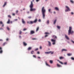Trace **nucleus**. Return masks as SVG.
Listing matches in <instances>:
<instances>
[{
    "mask_svg": "<svg viewBox=\"0 0 74 74\" xmlns=\"http://www.w3.org/2000/svg\"><path fill=\"white\" fill-rule=\"evenodd\" d=\"M32 40H37V38H32Z\"/></svg>",
    "mask_w": 74,
    "mask_h": 74,
    "instance_id": "37",
    "label": "nucleus"
},
{
    "mask_svg": "<svg viewBox=\"0 0 74 74\" xmlns=\"http://www.w3.org/2000/svg\"><path fill=\"white\" fill-rule=\"evenodd\" d=\"M0 23L1 25H3V22H2V21H0Z\"/></svg>",
    "mask_w": 74,
    "mask_h": 74,
    "instance_id": "38",
    "label": "nucleus"
},
{
    "mask_svg": "<svg viewBox=\"0 0 74 74\" xmlns=\"http://www.w3.org/2000/svg\"><path fill=\"white\" fill-rule=\"evenodd\" d=\"M14 21H18V19H15Z\"/></svg>",
    "mask_w": 74,
    "mask_h": 74,
    "instance_id": "54",
    "label": "nucleus"
},
{
    "mask_svg": "<svg viewBox=\"0 0 74 74\" xmlns=\"http://www.w3.org/2000/svg\"><path fill=\"white\" fill-rule=\"evenodd\" d=\"M47 23L48 24L49 23V20H48L47 22Z\"/></svg>",
    "mask_w": 74,
    "mask_h": 74,
    "instance_id": "39",
    "label": "nucleus"
},
{
    "mask_svg": "<svg viewBox=\"0 0 74 74\" xmlns=\"http://www.w3.org/2000/svg\"><path fill=\"white\" fill-rule=\"evenodd\" d=\"M71 14H72V15H73L74 14V13H73V12H71Z\"/></svg>",
    "mask_w": 74,
    "mask_h": 74,
    "instance_id": "51",
    "label": "nucleus"
},
{
    "mask_svg": "<svg viewBox=\"0 0 74 74\" xmlns=\"http://www.w3.org/2000/svg\"><path fill=\"white\" fill-rule=\"evenodd\" d=\"M23 45L24 46H26V45H27V43H26V42H23Z\"/></svg>",
    "mask_w": 74,
    "mask_h": 74,
    "instance_id": "13",
    "label": "nucleus"
},
{
    "mask_svg": "<svg viewBox=\"0 0 74 74\" xmlns=\"http://www.w3.org/2000/svg\"><path fill=\"white\" fill-rule=\"evenodd\" d=\"M8 17L10 18H11V16L10 15H8Z\"/></svg>",
    "mask_w": 74,
    "mask_h": 74,
    "instance_id": "32",
    "label": "nucleus"
},
{
    "mask_svg": "<svg viewBox=\"0 0 74 74\" xmlns=\"http://www.w3.org/2000/svg\"><path fill=\"white\" fill-rule=\"evenodd\" d=\"M38 22H41V19H39L38 20Z\"/></svg>",
    "mask_w": 74,
    "mask_h": 74,
    "instance_id": "57",
    "label": "nucleus"
},
{
    "mask_svg": "<svg viewBox=\"0 0 74 74\" xmlns=\"http://www.w3.org/2000/svg\"><path fill=\"white\" fill-rule=\"evenodd\" d=\"M34 33H35V32H34V31L32 30L30 31V35H32V34H34Z\"/></svg>",
    "mask_w": 74,
    "mask_h": 74,
    "instance_id": "6",
    "label": "nucleus"
},
{
    "mask_svg": "<svg viewBox=\"0 0 74 74\" xmlns=\"http://www.w3.org/2000/svg\"><path fill=\"white\" fill-rule=\"evenodd\" d=\"M36 2H38V1H40V0H36Z\"/></svg>",
    "mask_w": 74,
    "mask_h": 74,
    "instance_id": "49",
    "label": "nucleus"
},
{
    "mask_svg": "<svg viewBox=\"0 0 74 74\" xmlns=\"http://www.w3.org/2000/svg\"><path fill=\"white\" fill-rule=\"evenodd\" d=\"M48 35H46L45 36V37H48Z\"/></svg>",
    "mask_w": 74,
    "mask_h": 74,
    "instance_id": "50",
    "label": "nucleus"
},
{
    "mask_svg": "<svg viewBox=\"0 0 74 74\" xmlns=\"http://www.w3.org/2000/svg\"><path fill=\"white\" fill-rule=\"evenodd\" d=\"M38 59H41V58L40 57H38Z\"/></svg>",
    "mask_w": 74,
    "mask_h": 74,
    "instance_id": "63",
    "label": "nucleus"
},
{
    "mask_svg": "<svg viewBox=\"0 0 74 74\" xmlns=\"http://www.w3.org/2000/svg\"><path fill=\"white\" fill-rule=\"evenodd\" d=\"M63 51H65V52H66V51H67V50L66 49H63L62 50V51L63 52Z\"/></svg>",
    "mask_w": 74,
    "mask_h": 74,
    "instance_id": "14",
    "label": "nucleus"
},
{
    "mask_svg": "<svg viewBox=\"0 0 74 74\" xmlns=\"http://www.w3.org/2000/svg\"><path fill=\"white\" fill-rule=\"evenodd\" d=\"M7 44V42H5L3 45V46H4L6 44Z\"/></svg>",
    "mask_w": 74,
    "mask_h": 74,
    "instance_id": "22",
    "label": "nucleus"
},
{
    "mask_svg": "<svg viewBox=\"0 0 74 74\" xmlns=\"http://www.w3.org/2000/svg\"><path fill=\"white\" fill-rule=\"evenodd\" d=\"M34 51H31V54H33V53H34Z\"/></svg>",
    "mask_w": 74,
    "mask_h": 74,
    "instance_id": "33",
    "label": "nucleus"
},
{
    "mask_svg": "<svg viewBox=\"0 0 74 74\" xmlns=\"http://www.w3.org/2000/svg\"><path fill=\"white\" fill-rule=\"evenodd\" d=\"M57 66L58 67H62V66L58 64H57Z\"/></svg>",
    "mask_w": 74,
    "mask_h": 74,
    "instance_id": "24",
    "label": "nucleus"
},
{
    "mask_svg": "<svg viewBox=\"0 0 74 74\" xmlns=\"http://www.w3.org/2000/svg\"><path fill=\"white\" fill-rule=\"evenodd\" d=\"M52 52L51 51H50L49 52H45V53H47V54H49L50 53H51Z\"/></svg>",
    "mask_w": 74,
    "mask_h": 74,
    "instance_id": "16",
    "label": "nucleus"
},
{
    "mask_svg": "<svg viewBox=\"0 0 74 74\" xmlns=\"http://www.w3.org/2000/svg\"><path fill=\"white\" fill-rule=\"evenodd\" d=\"M36 10V9L35 8H32L30 9V11H35Z\"/></svg>",
    "mask_w": 74,
    "mask_h": 74,
    "instance_id": "7",
    "label": "nucleus"
},
{
    "mask_svg": "<svg viewBox=\"0 0 74 74\" xmlns=\"http://www.w3.org/2000/svg\"><path fill=\"white\" fill-rule=\"evenodd\" d=\"M34 23H36L37 22V18H36L35 20L33 21Z\"/></svg>",
    "mask_w": 74,
    "mask_h": 74,
    "instance_id": "17",
    "label": "nucleus"
},
{
    "mask_svg": "<svg viewBox=\"0 0 74 74\" xmlns=\"http://www.w3.org/2000/svg\"><path fill=\"white\" fill-rule=\"evenodd\" d=\"M21 21L22 23L23 24H24V25H25V24H26V22H25V20H24V19L23 18L22 19Z\"/></svg>",
    "mask_w": 74,
    "mask_h": 74,
    "instance_id": "8",
    "label": "nucleus"
},
{
    "mask_svg": "<svg viewBox=\"0 0 74 74\" xmlns=\"http://www.w3.org/2000/svg\"><path fill=\"white\" fill-rule=\"evenodd\" d=\"M19 32H20L19 33V34L21 35V34H22V31H21V30H20Z\"/></svg>",
    "mask_w": 74,
    "mask_h": 74,
    "instance_id": "31",
    "label": "nucleus"
},
{
    "mask_svg": "<svg viewBox=\"0 0 74 74\" xmlns=\"http://www.w3.org/2000/svg\"><path fill=\"white\" fill-rule=\"evenodd\" d=\"M48 11L49 12H51V9H49Z\"/></svg>",
    "mask_w": 74,
    "mask_h": 74,
    "instance_id": "46",
    "label": "nucleus"
},
{
    "mask_svg": "<svg viewBox=\"0 0 74 74\" xmlns=\"http://www.w3.org/2000/svg\"><path fill=\"white\" fill-rule=\"evenodd\" d=\"M3 40L2 39H0V41H3Z\"/></svg>",
    "mask_w": 74,
    "mask_h": 74,
    "instance_id": "62",
    "label": "nucleus"
},
{
    "mask_svg": "<svg viewBox=\"0 0 74 74\" xmlns=\"http://www.w3.org/2000/svg\"><path fill=\"white\" fill-rule=\"evenodd\" d=\"M10 23H12V21H10Z\"/></svg>",
    "mask_w": 74,
    "mask_h": 74,
    "instance_id": "64",
    "label": "nucleus"
},
{
    "mask_svg": "<svg viewBox=\"0 0 74 74\" xmlns=\"http://www.w3.org/2000/svg\"><path fill=\"white\" fill-rule=\"evenodd\" d=\"M12 15L13 16H15V14L14 13H13L12 14Z\"/></svg>",
    "mask_w": 74,
    "mask_h": 74,
    "instance_id": "48",
    "label": "nucleus"
},
{
    "mask_svg": "<svg viewBox=\"0 0 74 74\" xmlns=\"http://www.w3.org/2000/svg\"><path fill=\"white\" fill-rule=\"evenodd\" d=\"M10 19H8V21L7 22V23H8V24H10Z\"/></svg>",
    "mask_w": 74,
    "mask_h": 74,
    "instance_id": "23",
    "label": "nucleus"
},
{
    "mask_svg": "<svg viewBox=\"0 0 74 74\" xmlns=\"http://www.w3.org/2000/svg\"><path fill=\"white\" fill-rule=\"evenodd\" d=\"M52 38H53L55 40H56V39H57V37L55 35H53L52 36Z\"/></svg>",
    "mask_w": 74,
    "mask_h": 74,
    "instance_id": "9",
    "label": "nucleus"
},
{
    "mask_svg": "<svg viewBox=\"0 0 74 74\" xmlns=\"http://www.w3.org/2000/svg\"><path fill=\"white\" fill-rule=\"evenodd\" d=\"M40 49H42V47L40 46Z\"/></svg>",
    "mask_w": 74,
    "mask_h": 74,
    "instance_id": "47",
    "label": "nucleus"
},
{
    "mask_svg": "<svg viewBox=\"0 0 74 74\" xmlns=\"http://www.w3.org/2000/svg\"><path fill=\"white\" fill-rule=\"evenodd\" d=\"M57 27L58 29H60V26L58 25L57 26Z\"/></svg>",
    "mask_w": 74,
    "mask_h": 74,
    "instance_id": "28",
    "label": "nucleus"
},
{
    "mask_svg": "<svg viewBox=\"0 0 74 74\" xmlns=\"http://www.w3.org/2000/svg\"><path fill=\"white\" fill-rule=\"evenodd\" d=\"M55 9L56 10H57V11H59V8L57 7H55Z\"/></svg>",
    "mask_w": 74,
    "mask_h": 74,
    "instance_id": "25",
    "label": "nucleus"
},
{
    "mask_svg": "<svg viewBox=\"0 0 74 74\" xmlns=\"http://www.w3.org/2000/svg\"><path fill=\"white\" fill-rule=\"evenodd\" d=\"M65 8L66 9H67L65 10V11L66 12H68V11H71V10L70 9V8H69L68 6H66Z\"/></svg>",
    "mask_w": 74,
    "mask_h": 74,
    "instance_id": "3",
    "label": "nucleus"
},
{
    "mask_svg": "<svg viewBox=\"0 0 74 74\" xmlns=\"http://www.w3.org/2000/svg\"><path fill=\"white\" fill-rule=\"evenodd\" d=\"M60 59H64V57L61 56V57H60Z\"/></svg>",
    "mask_w": 74,
    "mask_h": 74,
    "instance_id": "27",
    "label": "nucleus"
},
{
    "mask_svg": "<svg viewBox=\"0 0 74 74\" xmlns=\"http://www.w3.org/2000/svg\"><path fill=\"white\" fill-rule=\"evenodd\" d=\"M7 29L8 30H10V28H9V27H7Z\"/></svg>",
    "mask_w": 74,
    "mask_h": 74,
    "instance_id": "36",
    "label": "nucleus"
},
{
    "mask_svg": "<svg viewBox=\"0 0 74 74\" xmlns=\"http://www.w3.org/2000/svg\"><path fill=\"white\" fill-rule=\"evenodd\" d=\"M33 23H34V21H30V23H29V24H33Z\"/></svg>",
    "mask_w": 74,
    "mask_h": 74,
    "instance_id": "18",
    "label": "nucleus"
},
{
    "mask_svg": "<svg viewBox=\"0 0 74 74\" xmlns=\"http://www.w3.org/2000/svg\"><path fill=\"white\" fill-rule=\"evenodd\" d=\"M50 63L51 64L53 63V61L52 60H50Z\"/></svg>",
    "mask_w": 74,
    "mask_h": 74,
    "instance_id": "29",
    "label": "nucleus"
},
{
    "mask_svg": "<svg viewBox=\"0 0 74 74\" xmlns=\"http://www.w3.org/2000/svg\"><path fill=\"white\" fill-rule=\"evenodd\" d=\"M65 37L66 38V39H67V40H69V37H68V36H67V35H65Z\"/></svg>",
    "mask_w": 74,
    "mask_h": 74,
    "instance_id": "10",
    "label": "nucleus"
},
{
    "mask_svg": "<svg viewBox=\"0 0 74 74\" xmlns=\"http://www.w3.org/2000/svg\"><path fill=\"white\" fill-rule=\"evenodd\" d=\"M68 56H71V55H72V54L71 53H68L67 54Z\"/></svg>",
    "mask_w": 74,
    "mask_h": 74,
    "instance_id": "19",
    "label": "nucleus"
},
{
    "mask_svg": "<svg viewBox=\"0 0 74 74\" xmlns=\"http://www.w3.org/2000/svg\"><path fill=\"white\" fill-rule=\"evenodd\" d=\"M6 4H7V2H5L3 6V7H4L5 6Z\"/></svg>",
    "mask_w": 74,
    "mask_h": 74,
    "instance_id": "21",
    "label": "nucleus"
},
{
    "mask_svg": "<svg viewBox=\"0 0 74 74\" xmlns=\"http://www.w3.org/2000/svg\"><path fill=\"white\" fill-rule=\"evenodd\" d=\"M71 42H73V44H74V41H73V40H71Z\"/></svg>",
    "mask_w": 74,
    "mask_h": 74,
    "instance_id": "55",
    "label": "nucleus"
},
{
    "mask_svg": "<svg viewBox=\"0 0 74 74\" xmlns=\"http://www.w3.org/2000/svg\"><path fill=\"white\" fill-rule=\"evenodd\" d=\"M27 30V28L25 29L24 28V29L23 30V31H25V30Z\"/></svg>",
    "mask_w": 74,
    "mask_h": 74,
    "instance_id": "41",
    "label": "nucleus"
},
{
    "mask_svg": "<svg viewBox=\"0 0 74 74\" xmlns=\"http://www.w3.org/2000/svg\"><path fill=\"white\" fill-rule=\"evenodd\" d=\"M71 2V3H74V2L73 1H72V0H71L70 1Z\"/></svg>",
    "mask_w": 74,
    "mask_h": 74,
    "instance_id": "42",
    "label": "nucleus"
},
{
    "mask_svg": "<svg viewBox=\"0 0 74 74\" xmlns=\"http://www.w3.org/2000/svg\"><path fill=\"white\" fill-rule=\"evenodd\" d=\"M48 45H49V47H50V46L51 45V42L49 41H48Z\"/></svg>",
    "mask_w": 74,
    "mask_h": 74,
    "instance_id": "12",
    "label": "nucleus"
},
{
    "mask_svg": "<svg viewBox=\"0 0 74 74\" xmlns=\"http://www.w3.org/2000/svg\"><path fill=\"white\" fill-rule=\"evenodd\" d=\"M53 51L52 52H51V55H52V54H53Z\"/></svg>",
    "mask_w": 74,
    "mask_h": 74,
    "instance_id": "53",
    "label": "nucleus"
},
{
    "mask_svg": "<svg viewBox=\"0 0 74 74\" xmlns=\"http://www.w3.org/2000/svg\"><path fill=\"white\" fill-rule=\"evenodd\" d=\"M72 30V27H69V29L68 31V35H70V34H73V33H74V31H71Z\"/></svg>",
    "mask_w": 74,
    "mask_h": 74,
    "instance_id": "2",
    "label": "nucleus"
},
{
    "mask_svg": "<svg viewBox=\"0 0 74 74\" xmlns=\"http://www.w3.org/2000/svg\"><path fill=\"white\" fill-rule=\"evenodd\" d=\"M0 53H2L3 52V50H2V48L1 47H0Z\"/></svg>",
    "mask_w": 74,
    "mask_h": 74,
    "instance_id": "11",
    "label": "nucleus"
},
{
    "mask_svg": "<svg viewBox=\"0 0 74 74\" xmlns=\"http://www.w3.org/2000/svg\"><path fill=\"white\" fill-rule=\"evenodd\" d=\"M29 7L30 8H32L33 7V2L32 1H31V4L29 6Z\"/></svg>",
    "mask_w": 74,
    "mask_h": 74,
    "instance_id": "5",
    "label": "nucleus"
},
{
    "mask_svg": "<svg viewBox=\"0 0 74 74\" xmlns=\"http://www.w3.org/2000/svg\"><path fill=\"white\" fill-rule=\"evenodd\" d=\"M38 48H37L36 49H35L34 50V51H38Z\"/></svg>",
    "mask_w": 74,
    "mask_h": 74,
    "instance_id": "34",
    "label": "nucleus"
},
{
    "mask_svg": "<svg viewBox=\"0 0 74 74\" xmlns=\"http://www.w3.org/2000/svg\"><path fill=\"white\" fill-rule=\"evenodd\" d=\"M45 64L47 66H48L49 67H51V66L50 65H49L47 63V62H45Z\"/></svg>",
    "mask_w": 74,
    "mask_h": 74,
    "instance_id": "20",
    "label": "nucleus"
},
{
    "mask_svg": "<svg viewBox=\"0 0 74 74\" xmlns=\"http://www.w3.org/2000/svg\"><path fill=\"white\" fill-rule=\"evenodd\" d=\"M37 54H40V52L38 51L37 52Z\"/></svg>",
    "mask_w": 74,
    "mask_h": 74,
    "instance_id": "52",
    "label": "nucleus"
},
{
    "mask_svg": "<svg viewBox=\"0 0 74 74\" xmlns=\"http://www.w3.org/2000/svg\"><path fill=\"white\" fill-rule=\"evenodd\" d=\"M19 38H21V36H19Z\"/></svg>",
    "mask_w": 74,
    "mask_h": 74,
    "instance_id": "58",
    "label": "nucleus"
},
{
    "mask_svg": "<svg viewBox=\"0 0 74 74\" xmlns=\"http://www.w3.org/2000/svg\"><path fill=\"white\" fill-rule=\"evenodd\" d=\"M41 11L43 15V19H44V18H45V12H46V10H45V7H44V6L42 8Z\"/></svg>",
    "mask_w": 74,
    "mask_h": 74,
    "instance_id": "1",
    "label": "nucleus"
},
{
    "mask_svg": "<svg viewBox=\"0 0 74 74\" xmlns=\"http://www.w3.org/2000/svg\"><path fill=\"white\" fill-rule=\"evenodd\" d=\"M51 41L52 42H53V43L52 44L53 45H55L56 44V40H53L52 39L51 40Z\"/></svg>",
    "mask_w": 74,
    "mask_h": 74,
    "instance_id": "4",
    "label": "nucleus"
},
{
    "mask_svg": "<svg viewBox=\"0 0 74 74\" xmlns=\"http://www.w3.org/2000/svg\"><path fill=\"white\" fill-rule=\"evenodd\" d=\"M56 19L54 21V24H55V23H56Z\"/></svg>",
    "mask_w": 74,
    "mask_h": 74,
    "instance_id": "30",
    "label": "nucleus"
},
{
    "mask_svg": "<svg viewBox=\"0 0 74 74\" xmlns=\"http://www.w3.org/2000/svg\"><path fill=\"white\" fill-rule=\"evenodd\" d=\"M32 48L31 47H28V48L27 49V50H28V51H30V50H31V49H32Z\"/></svg>",
    "mask_w": 74,
    "mask_h": 74,
    "instance_id": "15",
    "label": "nucleus"
},
{
    "mask_svg": "<svg viewBox=\"0 0 74 74\" xmlns=\"http://www.w3.org/2000/svg\"><path fill=\"white\" fill-rule=\"evenodd\" d=\"M16 13H18V10H17L16 12Z\"/></svg>",
    "mask_w": 74,
    "mask_h": 74,
    "instance_id": "61",
    "label": "nucleus"
},
{
    "mask_svg": "<svg viewBox=\"0 0 74 74\" xmlns=\"http://www.w3.org/2000/svg\"><path fill=\"white\" fill-rule=\"evenodd\" d=\"M60 63H61V64H63V62H60Z\"/></svg>",
    "mask_w": 74,
    "mask_h": 74,
    "instance_id": "43",
    "label": "nucleus"
},
{
    "mask_svg": "<svg viewBox=\"0 0 74 74\" xmlns=\"http://www.w3.org/2000/svg\"><path fill=\"white\" fill-rule=\"evenodd\" d=\"M31 18L32 17L30 16L28 17V18H29V19H31Z\"/></svg>",
    "mask_w": 74,
    "mask_h": 74,
    "instance_id": "45",
    "label": "nucleus"
},
{
    "mask_svg": "<svg viewBox=\"0 0 74 74\" xmlns=\"http://www.w3.org/2000/svg\"><path fill=\"white\" fill-rule=\"evenodd\" d=\"M64 64H67V62H66L65 63H64Z\"/></svg>",
    "mask_w": 74,
    "mask_h": 74,
    "instance_id": "60",
    "label": "nucleus"
},
{
    "mask_svg": "<svg viewBox=\"0 0 74 74\" xmlns=\"http://www.w3.org/2000/svg\"><path fill=\"white\" fill-rule=\"evenodd\" d=\"M71 59L72 60H74V58L73 57H71Z\"/></svg>",
    "mask_w": 74,
    "mask_h": 74,
    "instance_id": "35",
    "label": "nucleus"
},
{
    "mask_svg": "<svg viewBox=\"0 0 74 74\" xmlns=\"http://www.w3.org/2000/svg\"><path fill=\"white\" fill-rule=\"evenodd\" d=\"M38 30H39V27H38L36 29V32H37L38 31Z\"/></svg>",
    "mask_w": 74,
    "mask_h": 74,
    "instance_id": "26",
    "label": "nucleus"
},
{
    "mask_svg": "<svg viewBox=\"0 0 74 74\" xmlns=\"http://www.w3.org/2000/svg\"><path fill=\"white\" fill-rule=\"evenodd\" d=\"M45 34H49V33H48L47 32H45Z\"/></svg>",
    "mask_w": 74,
    "mask_h": 74,
    "instance_id": "44",
    "label": "nucleus"
},
{
    "mask_svg": "<svg viewBox=\"0 0 74 74\" xmlns=\"http://www.w3.org/2000/svg\"><path fill=\"white\" fill-rule=\"evenodd\" d=\"M71 42H73V44H74V41H73V40H71Z\"/></svg>",
    "mask_w": 74,
    "mask_h": 74,
    "instance_id": "56",
    "label": "nucleus"
},
{
    "mask_svg": "<svg viewBox=\"0 0 74 74\" xmlns=\"http://www.w3.org/2000/svg\"><path fill=\"white\" fill-rule=\"evenodd\" d=\"M33 57H34V58H36V55H33Z\"/></svg>",
    "mask_w": 74,
    "mask_h": 74,
    "instance_id": "40",
    "label": "nucleus"
},
{
    "mask_svg": "<svg viewBox=\"0 0 74 74\" xmlns=\"http://www.w3.org/2000/svg\"><path fill=\"white\" fill-rule=\"evenodd\" d=\"M8 40H9V39H8V38H7L6 39V40H7V41H8Z\"/></svg>",
    "mask_w": 74,
    "mask_h": 74,
    "instance_id": "59",
    "label": "nucleus"
}]
</instances>
